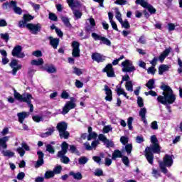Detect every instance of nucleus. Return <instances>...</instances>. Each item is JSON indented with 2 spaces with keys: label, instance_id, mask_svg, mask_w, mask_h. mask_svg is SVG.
Returning a JSON list of instances; mask_svg holds the SVG:
<instances>
[{
  "label": "nucleus",
  "instance_id": "nucleus-28",
  "mask_svg": "<svg viewBox=\"0 0 182 182\" xmlns=\"http://www.w3.org/2000/svg\"><path fill=\"white\" fill-rule=\"evenodd\" d=\"M123 155L122 154V151L119 149H116L112 154V160H116V159H122Z\"/></svg>",
  "mask_w": 182,
  "mask_h": 182
},
{
  "label": "nucleus",
  "instance_id": "nucleus-4",
  "mask_svg": "<svg viewBox=\"0 0 182 182\" xmlns=\"http://www.w3.org/2000/svg\"><path fill=\"white\" fill-rule=\"evenodd\" d=\"M173 166V157L170 155H165L164 157V160L162 162H159V167L164 173V174L166 175L167 177H171V173H168V170L166 167H171Z\"/></svg>",
  "mask_w": 182,
  "mask_h": 182
},
{
  "label": "nucleus",
  "instance_id": "nucleus-30",
  "mask_svg": "<svg viewBox=\"0 0 182 182\" xmlns=\"http://www.w3.org/2000/svg\"><path fill=\"white\" fill-rule=\"evenodd\" d=\"M168 69H170V67H168V65H161L159 68V75H162L163 73H164V72H167V70H168Z\"/></svg>",
  "mask_w": 182,
  "mask_h": 182
},
{
  "label": "nucleus",
  "instance_id": "nucleus-44",
  "mask_svg": "<svg viewBox=\"0 0 182 182\" xmlns=\"http://www.w3.org/2000/svg\"><path fill=\"white\" fill-rule=\"evenodd\" d=\"M55 176V173L53 172V171H48L47 172H46L45 173V178H52V177Z\"/></svg>",
  "mask_w": 182,
  "mask_h": 182
},
{
  "label": "nucleus",
  "instance_id": "nucleus-61",
  "mask_svg": "<svg viewBox=\"0 0 182 182\" xmlns=\"http://www.w3.org/2000/svg\"><path fill=\"white\" fill-rule=\"evenodd\" d=\"M98 139L99 140H100L101 141H102L103 143L106 142L107 140V138L106 137V136H105V134H100L98 136Z\"/></svg>",
  "mask_w": 182,
  "mask_h": 182
},
{
  "label": "nucleus",
  "instance_id": "nucleus-5",
  "mask_svg": "<svg viewBox=\"0 0 182 182\" xmlns=\"http://www.w3.org/2000/svg\"><path fill=\"white\" fill-rule=\"evenodd\" d=\"M69 147V144H68V143H66L65 141L63 142L62 145H61V151H58V157H60V160L62 161V163H64V164H68L69 161H70V160L69 159V158L66 156H65V154H66L68 153V149Z\"/></svg>",
  "mask_w": 182,
  "mask_h": 182
},
{
  "label": "nucleus",
  "instance_id": "nucleus-23",
  "mask_svg": "<svg viewBox=\"0 0 182 182\" xmlns=\"http://www.w3.org/2000/svg\"><path fill=\"white\" fill-rule=\"evenodd\" d=\"M96 137H97V133L93 132V129L92 128V127H89L87 140H93V139H96Z\"/></svg>",
  "mask_w": 182,
  "mask_h": 182
},
{
  "label": "nucleus",
  "instance_id": "nucleus-35",
  "mask_svg": "<svg viewBox=\"0 0 182 182\" xmlns=\"http://www.w3.org/2000/svg\"><path fill=\"white\" fill-rule=\"evenodd\" d=\"M46 70L48 73H55L56 72V68H55V66H53V65H46Z\"/></svg>",
  "mask_w": 182,
  "mask_h": 182
},
{
  "label": "nucleus",
  "instance_id": "nucleus-33",
  "mask_svg": "<svg viewBox=\"0 0 182 182\" xmlns=\"http://www.w3.org/2000/svg\"><path fill=\"white\" fill-rule=\"evenodd\" d=\"M70 176H73L75 180H82V173H80V172H77V173L70 172Z\"/></svg>",
  "mask_w": 182,
  "mask_h": 182
},
{
  "label": "nucleus",
  "instance_id": "nucleus-59",
  "mask_svg": "<svg viewBox=\"0 0 182 182\" xmlns=\"http://www.w3.org/2000/svg\"><path fill=\"white\" fill-rule=\"evenodd\" d=\"M147 73L149 75H154L156 73V68L154 67H150L147 69Z\"/></svg>",
  "mask_w": 182,
  "mask_h": 182
},
{
  "label": "nucleus",
  "instance_id": "nucleus-43",
  "mask_svg": "<svg viewBox=\"0 0 182 182\" xmlns=\"http://www.w3.org/2000/svg\"><path fill=\"white\" fill-rule=\"evenodd\" d=\"M87 161H89V159H87L85 156H82L78 159V163H79V164H81V165L86 164V163H87Z\"/></svg>",
  "mask_w": 182,
  "mask_h": 182
},
{
  "label": "nucleus",
  "instance_id": "nucleus-54",
  "mask_svg": "<svg viewBox=\"0 0 182 182\" xmlns=\"http://www.w3.org/2000/svg\"><path fill=\"white\" fill-rule=\"evenodd\" d=\"M122 161L125 166H129V164H130V161H129V158L127 156H122Z\"/></svg>",
  "mask_w": 182,
  "mask_h": 182
},
{
  "label": "nucleus",
  "instance_id": "nucleus-7",
  "mask_svg": "<svg viewBox=\"0 0 182 182\" xmlns=\"http://www.w3.org/2000/svg\"><path fill=\"white\" fill-rule=\"evenodd\" d=\"M67 129H68V124H66V122H59L57 124V129L60 133V137L61 139H68V137H69V132L66 131Z\"/></svg>",
  "mask_w": 182,
  "mask_h": 182
},
{
  "label": "nucleus",
  "instance_id": "nucleus-41",
  "mask_svg": "<svg viewBox=\"0 0 182 182\" xmlns=\"http://www.w3.org/2000/svg\"><path fill=\"white\" fill-rule=\"evenodd\" d=\"M91 36L94 41H102V38H103L102 35L97 34L96 33H92Z\"/></svg>",
  "mask_w": 182,
  "mask_h": 182
},
{
  "label": "nucleus",
  "instance_id": "nucleus-63",
  "mask_svg": "<svg viewBox=\"0 0 182 182\" xmlns=\"http://www.w3.org/2000/svg\"><path fill=\"white\" fill-rule=\"evenodd\" d=\"M61 98L62 99H69V93L66 92V90H64L61 93Z\"/></svg>",
  "mask_w": 182,
  "mask_h": 182
},
{
  "label": "nucleus",
  "instance_id": "nucleus-62",
  "mask_svg": "<svg viewBox=\"0 0 182 182\" xmlns=\"http://www.w3.org/2000/svg\"><path fill=\"white\" fill-rule=\"evenodd\" d=\"M9 133V129L8 127H5L0 133V136H6Z\"/></svg>",
  "mask_w": 182,
  "mask_h": 182
},
{
  "label": "nucleus",
  "instance_id": "nucleus-34",
  "mask_svg": "<svg viewBox=\"0 0 182 182\" xmlns=\"http://www.w3.org/2000/svg\"><path fill=\"white\" fill-rule=\"evenodd\" d=\"M125 89L128 92H133V82L132 81H127L125 82Z\"/></svg>",
  "mask_w": 182,
  "mask_h": 182
},
{
  "label": "nucleus",
  "instance_id": "nucleus-48",
  "mask_svg": "<svg viewBox=\"0 0 182 182\" xmlns=\"http://www.w3.org/2000/svg\"><path fill=\"white\" fill-rule=\"evenodd\" d=\"M120 141L122 144L126 146L127 143H129V138L127 136H121Z\"/></svg>",
  "mask_w": 182,
  "mask_h": 182
},
{
  "label": "nucleus",
  "instance_id": "nucleus-31",
  "mask_svg": "<svg viewBox=\"0 0 182 182\" xmlns=\"http://www.w3.org/2000/svg\"><path fill=\"white\" fill-rule=\"evenodd\" d=\"M61 20L63 21L64 25H65L67 28H72V24H70V21L68 17L63 16L61 17Z\"/></svg>",
  "mask_w": 182,
  "mask_h": 182
},
{
  "label": "nucleus",
  "instance_id": "nucleus-42",
  "mask_svg": "<svg viewBox=\"0 0 182 182\" xmlns=\"http://www.w3.org/2000/svg\"><path fill=\"white\" fill-rule=\"evenodd\" d=\"M133 150V145L132 144H128L125 145V151L127 154H132V151Z\"/></svg>",
  "mask_w": 182,
  "mask_h": 182
},
{
  "label": "nucleus",
  "instance_id": "nucleus-6",
  "mask_svg": "<svg viewBox=\"0 0 182 182\" xmlns=\"http://www.w3.org/2000/svg\"><path fill=\"white\" fill-rule=\"evenodd\" d=\"M67 4H68L70 8L73 11V15L75 16L76 19H80L82 18V12L78 10H75V8H77L80 6V3L77 0H67Z\"/></svg>",
  "mask_w": 182,
  "mask_h": 182
},
{
  "label": "nucleus",
  "instance_id": "nucleus-13",
  "mask_svg": "<svg viewBox=\"0 0 182 182\" xmlns=\"http://www.w3.org/2000/svg\"><path fill=\"white\" fill-rule=\"evenodd\" d=\"M26 28L27 29H29L33 33L34 35H36L39 31H41V26L40 23L37 24H32V23H28L26 25Z\"/></svg>",
  "mask_w": 182,
  "mask_h": 182
},
{
  "label": "nucleus",
  "instance_id": "nucleus-53",
  "mask_svg": "<svg viewBox=\"0 0 182 182\" xmlns=\"http://www.w3.org/2000/svg\"><path fill=\"white\" fill-rule=\"evenodd\" d=\"M46 150L49 153H51V154H53V153H55V149H53V146H52V145L50 144H48L46 146Z\"/></svg>",
  "mask_w": 182,
  "mask_h": 182
},
{
  "label": "nucleus",
  "instance_id": "nucleus-40",
  "mask_svg": "<svg viewBox=\"0 0 182 182\" xmlns=\"http://www.w3.org/2000/svg\"><path fill=\"white\" fill-rule=\"evenodd\" d=\"M152 176L155 177V178H159V177H161V173H160V171L153 168H152Z\"/></svg>",
  "mask_w": 182,
  "mask_h": 182
},
{
  "label": "nucleus",
  "instance_id": "nucleus-8",
  "mask_svg": "<svg viewBox=\"0 0 182 182\" xmlns=\"http://www.w3.org/2000/svg\"><path fill=\"white\" fill-rule=\"evenodd\" d=\"M76 107V100L73 97L70 98V101H68L63 107L62 114H68L70 110H72Z\"/></svg>",
  "mask_w": 182,
  "mask_h": 182
},
{
  "label": "nucleus",
  "instance_id": "nucleus-45",
  "mask_svg": "<svg viewBox=\"0 0 182 182\" xmlns=\"http://www.w3.org/2000/svg\"><path fill=\"white\" fill-rule=\"evenodd\" d=\"M0 38L5 41V42H8L9 41V34L8 33H1Z\"/></svg>",
  "mask_w": 182,
  "mask_h": 182
},
{
  "label": "nucleus",
  "instance_id": "nucleus-12",
  "mask_svg": "<svg viewBox=\"0 0 182 182\" xmlns=\"http://www.w3.org/2000/svg\"><path fill=\"white\" fill-rule=\"evenodd\" d=\"M12 55L16 58H25V54L22 53V46H16L12 50Z\"/></svg>",
  "mask_w": 182,
  "mask_h": 182
},
{
  "label": "nucleus",
  "instance_id": "nucleus-2",
  "mask_svg": "<svg viewBox=\"0 0 182 182\" xmlns=\"http://www.w3.org/2000/svg\"><path fill=\"white\" fill-rule=\"evenodd\" d=\"M151 142L152 144L150 146V147H147L145 149V156L149 164H153V160L154 159L153 153H156L159 154L160 153L161 149L160 146L159 145V141L157 140V137H156L155 135L151 136Z\"/></svg>",
  "mask_w": 182,
  "mask_h": 182
},
{
  "label": "nucleus",
  "instance_id": "nucleus-24",
  "mask_svg": "<svg viewBox=\"0 0 182 182\" xmlns=\"http://www.w3.org/2000/svg\"><path fill=\"white\" fill-rule=\"evenodd\" d=\"M37 154L38 156V160L36 162V167H41L42 164H43V151H38Z\"/></svg>",
  "mask_w": 182,
  "mask_h": 182
},
{
  "label": "nucleus",
  "instance_id": "nucleus-49",
  "mask_svg": "<svg viewBox=\"0 0 182 182\" xmlns=\"http://www.w3.org/2000/svg\"><path fill=\"white\" fill-rule=\"evenodd\" d=\"M94 174L97 177H100V176H103V170H102L101 168H97L95 169Z\"/></svg>",
  "mask_w": 182,
  "mask_h": 182
},
{
  "label": "nucleus",
  "instance_id": "nucleus-16",
  "mask_svg": "<svg viewBox=\"0 0 182 182\" xmlns=\"http://www.w3.org/2000/svg\"><path fill=\"white\" fill-rule=\"evenodd\" d=\"M124 82V81L122 80L120 84L117 85L115 91L117 92V94L118 95V96H121V95H122V96H124L127 99H129V96H127V93L126 92V91H124V89L122 87V83H123Z\"/></svg>",
  "mask_w": 182,
  "mask_h": 182
},
{
  "label": "nucleus",
  "instance_id": "nucleus-14",
  "mask_svg": "<svg viewBox=\"0 0 182 182\" xmlns=\"http://www.w3.org/2000/svg\"><path fill=\"white\" fill-rule=\"evenodd\" d=\"M10 66L13 69L12 75L14 76L16 75V72H18V70H19L20 69H22V65H18V60H11V62L10 63Z\"/></svg>",
  "mask_w": 182,
  "mask_h": 182
},
{
  "label": "nucleus",
  "instance_id": "nucleus-56",
  "mask_svg": "<svg viewBox=\"0 0 182 182\" xmlns=\"http://www.w3.org/2000/svg\"><path fill=\"white\" fill-rule=\"evenodd\" d=\"M114 4L117 5H127V0H117Z\"/></svg>",
  "mask_w": 182,
  "mask_h": 182
},
{
  "label": "nucleus",
  "instance_id": "nucleus-1",
  "mask_svg": "<svg viewBox=\"0 0 182 182\" xmlns=\"http://www.w3.org/2000/svg\"><path fill=\"white\" fill-rule=\"evenodd\" d=\"M162 90H164L162 95L163 96H159L157 97L158 102L161 103V105H173L176 102V95L173 93V90L170 87L166 85L161 86Z\"/></svg>",
  "mask_w": 182,
  "mask_h": 182
},
{
  "label": "nucleus",
  "instance_id": "nucleus-64",
  "mask_svg": "<svg viewBox=\"0 0 182 182\" xmlns=\"http://www.w3.org/2000/svg\"><path fill=\"white\" fill-rule=\"evenodd\" d=\"M105 144H106L107 147H113L114 146L113 141H109V139H107V141L105 142Z\"/></svg>",
  "mask_w": 182,
  "mask_h": 182
},
{
  "label": "nucleus",
  "instance_id": "nucleus-47",
  "mask_svg": "<svg viewBox=\"0 0 182 182\" xmlns=\"http://www.w3.org/2000/svg\"><path fill=\"white\" fill-rule=\"evenodd\" d=\"M112 130H113V128L112 127L111 125H107L105 126L103 129H102V132L106 134V133H109V132H112Z\"/></svg>",
  "mask_w": 182,
  "mask_h": 182
},
{
  "label": "nucleus",
  "instance_id": "nucleus-29",
  "mask_svg": "<svg viewBox=\"0 0 182 182\" xmlns=\"http://www.w3.org/2000/svg\"><path fill=\"white\" fill-rule=\"evenodd\" d=\"M55 132V127H50L45 133L41 134V137H49Z\"/></svg>",
  "mask_w": 182,
  "mask_h": 182
},
{
  "label": "nucleus",
  "instance_id": "nucleus-27",
  "mask_svg": "<svg viewBox=\"0 0 182 182\" xmlns=\"http://www.w3.org/2000/svg\"><path fill=\"white\" fill-rule=\"evenodd\" d=\"M146 113H147V109L146 108H141L139 111V116L141 118L142 122L145 124H147V119H146Z\"/></svg>",
  "mask_w": 182,
  "mask_h": 182
},
{
  "label": "nucleus",
  "instance_id": "nucleus-10",
  "mask_svg": "<svg viewBox=\"0 0 182 182\" xmlns=\"http://www.w3.org/2000/svg\"><path fill=\"white\" fill-rule=\"evenodd\" d=\"M122 72L124 73H130L134 72L136 70V68L133 65V62L130 60H126L122 63Z\"/></svg>",
  "mask_w": 182,
  "mask_h": 182
},
{
  "label": "nucleus",
  "instance_id": "nucleus-32",
  "mask_svg": "<svg viewBox=\"0 0 182 182\" xmlns=\"http://www.w3.org/2000/svg\"><path fill=\"white\" fill-rule=\"evenodd\" d=\"M115 14L116 19H117L119 23H122L123 22V18H122V13H120L119 9H115Z\"/></svg>",
  "mask_w": 182,
  "mask_h": 182
},
{
  "label": "nucleus",
  "instance_id": "nucleus-11",
  "mask_svg": "<svg viewBox=\"0 0 182 182\" xmlns=\"http://www.w3.org/2000/svg\"><path fill=\"white\" fill-rule=\"evenodd\" d=\"M73 46V58H80V48H79L80 44L77 41H73L72 43Z\"/></svg>",
  "mask_w": 182,
  "mask_h": 182
},
{
  "label": "nucleus",
  "instance_id": "nucleus-15",
  "mask_svg": "<svg viewBox=\"0 0 182 182\" xmlns=\"http://www.w3.org/2000/svg\"><path fill=\"white\" fill-rule=\"evenodd\" d=\"M91 58L92 60L97 62V63H100V62H105V60H106V56L102 55L99 53H92Z\"/></svg>",
  "mask_w": 182,
  "mask_h": 182
},
{
  "label": "nucleus",
  "instance_id": "nucleus-52",
  "mask_svg": "<svg viewBox=\"0 0 182 182\" xmlns=\"http://www.w3.org/2000/svg\"><path fill=\"white\" fill-rule=\"evenodd\" d=\"M120 23L123 28H125V29H129V28H130V24L127 20L124 21H122V22Z\"/></svg>",
  "mask_w": 182,
  "mask_h": 182
},
{
  "label": "nucleus",
  "instance_id": "nucleus-19",
  "mask_svg": "<svg viewBox=\"0 0 182 182\" xmlns=\"http://www.w3.org/2000/svg\"><path fill=\"white\" fill-rule=\"evenodd\" d=\"M171 52V48L169 47L168 48H166L165 50L159 55V60L161 62H164L166 58L170 55V53Z\"/></svg>",
  "mask_w": 182,
  "mask_h": 182
},
{
  "label": "nucleus",
  "instance_id": "nucleus-39",
  "mask_svg": "<svg viewBox=\"0 0 182 182\" xmlns=\"http://www.w3.org/2000/svg\"><path fill=\"white\" fill-rule=\"evenodd\" d=\"M146 87L151 90L152 89H154V80L151 79L148 81V82L146 84Z\"/></svg>",
  "mask_w": 182,
  "mask_h": 182
},
{
  "label": "nucleus",
  "instance_id": "nucleus-9",
  "mask_svg": "<svg viewBox=\"0 0 182 182\" xmlns=\"http://www.w3.org/2000/svg\"><path fill=\"white\" fill-rule=\"evenodd\" d=\"M135 4H136V5H141V6L145 8V9H147L151 15L156 14V9L154 7H153L151 4H149L148 2L144 1V0H136Z\"/></svg>",
  "mask_w": 182,
  "mask_h": 182
},
{
  "label": "nucleus",
  "instance_id": "nucleus-57",
  "mask_svg": "<svg viewBox=\"0 0 182 182\" xmlns=\"http://www.w3.org/2000/svg\"><path fill=\"white\" fill-rule=\"evenodd\" d=\"M49 19H50V21H58V16H56L55 14L50 13L49 14Z\"/></svg>",
  "mask_w": 182,
  "mask_h": 182
},
{
  "label": "nucleus",
  "instance_id": "nucleus-50",
  "mask_svg": "<svg viewBox=\"0 0 182 182\" xmlns=\"http://www.w3.org/2000/svg\"><path fill=\"white\" fill-rule=\"evenodd\" d=\"M132 124H133V117H130L127 119V125L129 130H132V129H133V126Z\"/></svg>",
  "mask_w": 182,
  "mask_h": 182
},
{
  "label": "nucleus",
  "instance_id": "nucleus-51",
  "mask_svg": "<svg viewBox=\"0 0 182 182\" xmlns=\"http://www.w3.org/2000/svg\"><path fill=\"white\" fill-rule=\"evenodd\" d=\"M137 105L139 107H143V106H144L143 98H141V97H137Z\"/></svg>",
  "mask_w": 182,
  "mask_h": 182
},
{
  "label": "nucleus",
  "instance_id": "nucleus-55",
  "mask_svg": "<svg viewBox=\"0 0 182 182\" xmlns=\"http://www.w3.org/2000/svg\"><path fill=\"white\" fill-rule=\"evenodd\" d=\"M61 171H62V166H58L53 171V172H54V174H60V173Z\"/></svg>",
  "mask_w": 182,
  "mask_h": 182
},
{
  "label": "nucleus",
  "instance_id": "nucleus-18",
  "mask_svg": "<svg viewBox=\"0 0 182 182\" xmlns=\"http://www.w3.org/2000/svg\"><path fill=\"white\" fill-rule=\"evenodd\" d=\"M102 72H106L108 77H114V70H113V65L112 64H108L103 69Z\"/></svg>",
  "mask_w": 182,
  "mask_h": 182
},
{
  "label": "nucleus",
  "instance_id": "nucleus-60",
  "mask_svg": "<svg viewBox=\"0 0 182 182\" xmlns=\"http://www.w3.org/2000/svg\"><path fill=\"white\" fill-rule=\"evenodd\" d=\"M97 146H99V140L93 141L91 144L92 150H93V149L95 150Z\"/></svg>",
  "mask_w": 182,
  "mask_h": 182
},
{
  "label": "nucleus",
  "instance_id": "nucleus-17",
  "mask_svg": "<svg viewBox=\"0 0 182 182\" xmlns=\"http://www.w3.org/2000/svg\"><path fill=\"white\" fill-rule=\"evenodd\" d=\"M25 150H26V151H29V150L31 149L29 148V146H28V144L25 143H22L21 147L17 148L16 151L17 153H18V154H20L21 157H23V156H25Z\"/></svg>",
  "mask_w": 182,
  "mask_h": 182
},
{
  "label": "nucleus",
  "instance_id": "nucleus-20",
  "mask_svg": "<svg viewBox=\"0 0 182 182\" xmlns=\"http://www.w3.org/2000/svg\"><path fill=\"white\" fill-rule=\"evenodd\" d=\"M17 117H18V122L21 124H23V120L29 117V112H23L17 114Z\"/></svg>",
  "mask_w": 182,
  "mask_h": 182
},
{
  "label": "nucleus",
  "instance_id": "nucleus-21",
  "mask_svg": "<svg viewBox=\"0 0 182 182\" xmlns=\"http://www.w3.org/2000/svg\"><path fill=\"white\" fill-rule=\"evenodd\" d=\"M7 141H9V136H4L3 138H0V148L4 149V150L8 149V144H6Z\"/></svg>",
  "mask_w": 182,
  "mask_h": 182
},
{
  "label": "nucleus",
  "instance_id": "nucleus-3",
  "mask_svg": "<svg viewBox=\"0 0 182 182\" xmlns=\"http://www.w3.org/2000/svg\"><path fill=\"white\" fill-rule=\"evenodd\" d=\"M14 96L16 100H18V102H24L28 105V107H30V112H33V105H32V102L31 100L33 99V97H32V95L30 93H24L23 95H21L19 92H16V90H14Z\"/></svg>",
  "mask_w": 182,
  "mask_h": 182
},
{
  "label": "nucleus",
  "instance_id": "nucleus-22",
  "mask_svg": "<svg viewBox=\"0 0 182 182\" xmlns=\"http://www.w3.org/2000/svg\"><path fill=\"white\" fill-rule=\"evenodd\" d=\"M10 5L12 6L13 10L14 11L15 14H17V15H21L22 14V9L20 7L16 6V1H11L10 2Z\"/></svg>",
  "mask_w": 182,
  "mask_h": 182
},
{
  "label": "nucleus",
  "instance_id": "nucleus-25",
  "mask_svg": "<svg viewBox=\"0 0 182 182\" xmlns=\"http://www.w3.org/2000/svg\"><path fill=\"white\" fill-rule=\"evenodd\" d=\"M50 45L53 48V49H58L59 46V38H55L53 37H49Z\"/></svg>",
  "mask_w": 182,
  "mask_h": 182
},
{
  "label": "nucleus",
  "instance_id": "nucleus-58",
  "mask_svg": "<svg viewBox=\"0 0 182 182\" xmlns=\"http://www.w3.org/2000/svg\"><path fill=\"white\" fill-rule=\"evenodd\" d=\"M74 73L77 76H80V75L83 73V71L82 70V69L74 68Z\"/></svg>",
  "mask_w": 182,
  "mask_h": 182
},
{
  "label": "nucleus",
  "instance_id": "nucleus-38",
  "mask_svg": "<svg viewBox=\"0 0 182 182\" xmlns=\"http://www.w3.org/2000/svg\"><path fill=\"white\" fill-rule=\"evenodd\" d=\"M1 154L5 157H14V152H12L11 151H9V150H3L1 151Z\"/></svg>",
  "mask_w": 182,
  "mask_h": 182
},
{
  "label": "nucleus",
  "instance_id": "nucleus-37",
  "mask_svg": "<svg viewBox=\"0 0 182 182\" xmlns=\"http://www.w3.org/2000/svg\"><path fill=\"white\" fill-rule=\"evenodd\" d=\"M100 43H103V45H107V46H111L112 42L110 40H109L107 38L102 36V38H101Z\"/></svg>",
  "mask_w": 182,
  "mask_h": 182
},
{
  "label": "nucleus",
  "instance_id": "nucleus-36",
  "mask_svg": "<svg viewBox=\"0 0 182 182\" xmlns=\"http://www.w3.org/2000/svg\"><path fill=\"white\" fill-rule=\"evenodd\" d=\"M31 65L34 66H41V65H43V59L39 58L38 60H33L31 61Z\"/></svg>",
  "mask_w": 182,
  "mask_h": 182
},
{
  "label": "nucleus",
  "instance_id": "nucleus-46",
  "mask_svg": "<svg viewBox=\"0 0 182 182\" xmlns=\"http://www.w3.org/2000/svg\"><path fill=\"white\" fill-rule=\"evenodd\" d=\"M23 19L24 22L27 23L29 22L30 21H32V19H33V16L30 14H24Z\"/></svg>",
  "mask_w": 182,
  "mask_h": 182
},
{
  "label": "nucleus",
  "instance_id": "nucleus-26",
  "mask_svg": "<svg viewBox=\"0 0 182 182\" xmlns=\"http://www.w3.org/2000/svg\"><path fill=\"white\" fill-rule=\"evenodd\" d=\"M104 90L107 95V96L105 97V100L108 102H112V90H110L107 85H105Z\"/></svg>",
  "mask_w": 182,
  "mask_h": 182
}]
</instances>
